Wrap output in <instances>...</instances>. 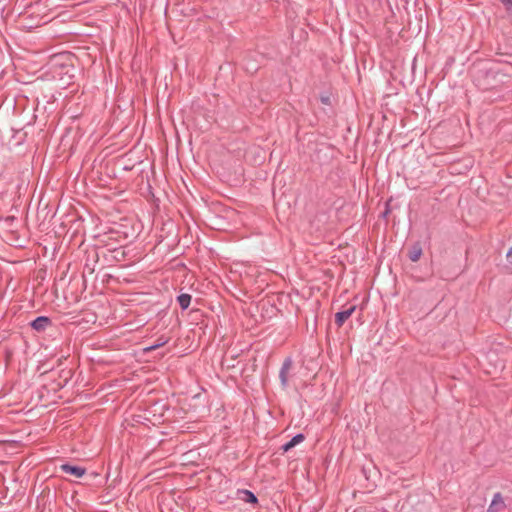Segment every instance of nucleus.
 <instances>
[{"label": "nucleus", "mask_w": 512, "mask_h": 512, "mask_svg": "<svg viewBox=\"0 0 512 512\" xmlns=\"http://www.w3.org/2000/svg\"><path fill=\"white\" fill-rule=\"evenodd\" d=\"M52 325V320L46 316H39L31 322V327L37 332H43Z\"/></svg>", "instance_id": "obj_3"}, {"label": "nucleus", "mask_w": 512, "mask_h": 512, "mask_svg": "<svg viewBox=\"0 0 512 512\" xmlns=\"http://www.w3.org/2000/svg\"><path fill=\"white\" fill-rule=\"evenodd\" d=\"M60 469L62 472L73 475L76 478H81L86 473V469L84 467L74 466L68 463L62 464Z\"/></svg>", "instance_id": "obj_2"}, {"label": "nucleus", "mask_w": 512, "mask_h": 512, "mask_svg": "<svg viewBox=\"0 0 512 512\" xmlns=\"http://www.w3.org/2000/svg\"><path fill=\"white\" fill-rule=\"evenodd\" d=\"M305 439V436L302 434V433H299V434H296L294 437H292V439L290 441H288L287 443H285L281 449L283 450V452H287L289 451L291 448H293L294 446H296L297 444L303 442Z\"/></svg>", "instance_id": "obj_6"}, {"label": "nucleus", "mask_w": 512, "mask_h": 512, "mask_svg": "<svg viewBox=\"0 0 512 512\" xmlns=\"http://www.w3.org/2000/svg\"><path fill=\"white\" fill-rule=\"evenodd\" d=\"M422 255V248L419 244H416L412 247V249L409 251V259L412 262H417Z\"/></svg>", "instance_id": "obj_8"}, {"label": "nucleus", "mask_w": 512, "mask_h": 512, "mask_svg": "<svg viewBox=\"0 0 512 512\" xmlns=\"http://www.w3.org/2000/svg\"><path fill=\"white\" fill-rule=\"evenodd\" d=\"M168 341H169V338H167L165 336H161L158 338V340L155 344L145 347L144 352L154 351V350L164 346L166 343H168Z\"/></svg>", "instance_id": "obj_10"}, {"label": "nucleus", "mask_w": 512, "mask_h": 512, "mask_svg": "<svg viewBox=\"0 0 512 512\" xmlns=\"http://www.w3.org/2000/svg\"><path fill=\"white\" fill-rule=\"evenodd\" d=\"M239 493L242 495L241 496V499L247 503H252V504H255L258 502V499L257 497L255 496V494L253 492H251L250 490H240Z\"/></svg>", "instance_id": "obj_7"}, {"label": "nucleus", "mask_w": 512, "mask_h": 512, "mask_svg": "<svg viewBox=\"0 0 512 512\" xmlns=\"http://www.w3.org/2000/svg\"><path fill=\"white\" fill-rule=\"evenodd\" d=\"M356 309V306L355 305H352L350 306L349 308L347 309H344L340 312H337L335 314V324L338 326V327H341L343 326V324L345 323V321L353 314V312L355 311Z\"/></svg>", "instance_id": "obj_4"}, {"label": "nucleus", "mask_w": 512, "mask_h": 512, "mask_svg": "<svg viewBox=\"0 0 512 512\" xmlns=\"http://www.w3.org/2000/svg\"><path fill=\"white\" fill-rule=\"evenodd\" d=\"M501 2L506 6L508 11L512 12V0H501Z\"/></svg>", "instance_id": "obj_11"}, {"label": "nucleus", "mask_w": 512, "mask_h": 512, "mask_svg": "<svg viewBox=\"0 0 512 512\" xmlns=\"http://www.w3.org/2000/svg\"><path fill=\"white\" fill-rule=\"evenodd\" d=\"M292 367L291 358H286L282 364V367L279 372V378L283 387H287L288 385V373Z\"/></svg>", "instance_id": "obj_5"}, {"label": "nucleus", "mask_w": 512, "mask_h": 512, "mask_svg": "<svg viewBox=\"0 0 512 512\" xmlns=\"http://www.w3.org/2000/svg\"><path fill=\"white\" fill-rule=\"evenodd\" d=\"M4 220L5 222L10 223L14 220V216H7Z\"/></svg>", "instance_id": "obj_12"}, {"label": "nucleus", "mask_w": 512, "mask_h": 512, "mask_svg": "<svg viewBox=\"0 0 512 512\" xmlns=\"http://www.w3.org/2000/svg\"><path fill=\"white\" fill-rule=\"evenodd\" d=\"M191 295L190 294H187V293H183V294H180L178 297H177V301L179 303V306L185 310L189 307L190 303H191Z\"/></svg>", "instance_id": "obj_9"}, {"label": "nucleus", "mask_w": 512, "mask_h": 512, "mask_svg": "<svg viewBox=\"0 0 512 512\" xmlns=\"http://www.w3.org/2000/svg\"><path fill=\"white\" fill-rule=\"evenodd\" d=\"M507 258L512 261V247L509 249V251L507 252Z\"/></svg>", "instance_id": "obj_13"}, {"label": "nucleus", "mask_w": 512, "mask_h": 512, "mask_svg": "<svg viewBox=\"0 0 512 512\" xmlns=\"http://www.w3.org/2000/svg\"><path fill=\"white\" fill-rule=\"evenodd\" d=\"M506 508L504 497L500 492L494 494L493 499L486 512H500Z\"/></svg>", "instance_id": "obj_1"}]
</instances>
